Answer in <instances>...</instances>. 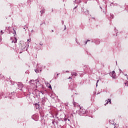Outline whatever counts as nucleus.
<instances>
[{
	"label": "nucleus",
	"mask_w": 128,
	"mask_h": 128,
	"mask_svg": "<svg viewBox=\"0 0 128 128\" xmlns=\"http://www.w3.org/2000/svg\"><path fill=\"white\" fill-rule=\"evenodd\" d=\"M20 46L21 50H24L26 48V43L24 41H20Z\"/></svg>",
	"instance_id": "f257e3e1"
},
{
	"label": "nucleus",
	"mask_w": 128,
	"mask_h": 128,
	"mask_svg": "<svg viewBox=\"0 0 128 128\" xmlns=\"http://www.w3.org/2000/svg\"><path fill=\"white\" fill-rule=\"evenodd\" d=\"M80 112L81 114H88V110H86L84 108H80Z\"/></svg>",
	"instance_id": "f03ea898"
},
{
	"label": "nucleus",
	"mask_w": 128,
	"mask_h": 128,
	"mask_svg": "<svg viewBox=\"0 0 128 128\" xmlns=\"http://www.w3.org/2000/svg\"><path fill=\"white\" fill-rule=\"evenodd\" d=\"M10 40L12 41V43L16 44L18 42V39L16 37H12L10 38Z\"/></svg>",
	"instance_id": "7ed1b4c3"
},
{
	"label": "nucleus",
	"mask_w": 128,
	"mask_h": 128,
	"mask_svg": "<svg viewBox=\"0 0 128 128\" xmlns=\"http://www.w3.org/2000/svg\"><path fill=\"white\" fill-rule=\"evenodd\" d=\"M110 76L113 78H116V72L114 71H112L110 73Z\"/></svg>",
	"instance_id": "20e7f679"
},
{
	"label": "nucleus",
	"mask_w": 128,
	"mask_h": 128,
	"mask_svg": "<svg viewBox=\"0 0 128 128\" xmlns=\"http://www.w3.org/2000/svg\"><path fill=\"white\" fill-rule=\"evenodd\" d=\"M71 74H72V76H78V73L72 72L71 73Z\"/></svg>",
	"instance_id": "39448f33"
},
{
	"label": "nucleus",
	"mask_w": 128,
	"mask_h": 128,
	"mask_svg": "<svg viewBox=\"0 0 128 128\" xmlns=\"http://www.w3.org/2000/svg\"><path fill=\"white\" fill-rule=\"evenodd\" d=\"M36 110H38V108H40V104H36Z\"/></svg>",
	"instance_id": "423d86ee"
},
{
	"label": "nucleus",
	"mask_w": 128,
	"mask_h": 128,
	"mask_svg": "<svg viewBox=\"0 0 128 128\" xmlns=\"http://www.w3.org/2000/svg\"><path fill=\"white\" fill-rule=\"evenodd\" d=\"M18 86H19V88H24V84H22V83H19V84H18Z\"/></svg>",
	"instance_id": "0eeeda50"
},
{
	"label": "nucleus",
	"mask_w": 128,
	"mask_h": 128,
	"mask_svg": "<svg viewBox=\"0 0 128 128\" xmlns=\"http://www.w3.org/2000/svg\"><path fill=\"white\" fill-rule=\"evenodd\" d=\"M108 102H110H110H111L110 99H108V102L104 104V106H106V104H108Z\"/></svg>",
	"instance_id": "6e6552de"
},
{
	"label": "nucleus",
	"mask_w": 128,
	"mask_h": 128,
	"mask_svg": "<svg viewBox=\"0 0 128 128\" xmlns=\"http://www.w3.org/2000/svg\"><path fill=\"white\" fill-rule=\"evenodd\" d=\"M85 13L86 14H89L88 10H86V11H85Z\"/></svg>",
	"instance_id": "1a4fd4ad"
},
{
	"label": "nucleus",
	"mask_w": 128,
	"mask_h": 128,
	"mask_svg": "<svg viewBox=\"0 0 128 128\" xmlns=\"http://www.w3.org/2000/svg\"><path fill=\"white\" fill-rule=\"evenodd\" d=\"M125 86H128V82H126L124 83Z\"/></svg>",
	"instance_id": "9d476101"
},
{
	"label": "nucleus",
	"mask_w": 128,
	"mask_h": 128,
	"mask_svg": "<svg viewBox=\"0 0 128 128\" xmlns=\"http://www.w3.org/2000/svg\"><path fill=\"white\" fill-rule=\"evenodd\" d=\"M48 88H50V90H52V85H50L48 86Z\"/></svg>",
	"instance_id": "9b49d317"
},
{
	"label": "nucleus",
	"mask_w": 128,
	"mask_h": 128,
	"mask_svg": "<svg viewBox=\"0 0 128 128\" xmlns=\"http://www.w3.org/2000/svg\"><path fill=\"white\" fill-rule=\"evenodd\" d=\"M88 42H90V40H87L86 42H85V44H88Z\"/></svg>",
	"instance_id": "f8f14e48"
},
{
	"label": "nucleus",
	"mask_w": 128,
	"mask_h": 128,
	"mask_svg": "<svg viewBox=\"0 0 128 128\" xmlns=\"http://www.w3.org/2000/svg\"><path fill=\"white\" fill-rule=\"evenodd\" d=\"M64 120L66 122V121L67 120V119H66V118H64Z\"/></svg>",
	"instance_id": "ddd939ff"
},
{
	"label": "nucleus",
	"mask_w": 128,
	"mask_h": 128,
	"mask_svg": "<svg viewBox=\"0 0 128 128\" xmlns=\"http://www.w3.org/2000/svg\"><path fill=\"white\" fill-rule=\"evenodd\" d=\"M28 42H30V40H28Z\"/></svg>",
	"instance_id": "4468645a"
},
{
	"label": "nucleus",
	"mask_w": 128,
	"mask_h": 128,
	"mask_svg": "<svg viewBox=\"0 0 128 128\" xmlns=\"http://www.w3.org/2000/svg\"><path fill=\"white\" fill-rule=\"evenodd\" d=\"M1 32L2 33V34H4V32H2V30H1Z\"/></svg>",
	"instance_id": "2eb2a0df"
},
{
	"label": "nucleus",
	"mask_w": 128,
	"mask_h": 128,
	"mask_svg": "<svg viewBox=\"0 0 128 128\" xmlns=\"http://www.w3.org/2000/svg\"><path fill=\"white\" fill-rule=\"evenodd\" d=\"M125 76H126L128 75L126 74H124Z\"/></svg>",
	"instance_id": "dca6fc26"
},
{
	"label": "nucleus",
	"mask_w": 128,
	"mask_h": 128,
	"mask_svg": "<svg viewBox=\"0 0 128 128\" xmlns=\"http://www.w3.org/2000/svg\"><path fill=\"white\" fill-rule=\"evenodd\" d=\"M68 78V79L72 78H71V77H69Z\"/></svg>",
	"instance_id": "f3484780"
},
{
	"label": "nucleus",
	"mask_w": 128,
	"mask_h": 128,
	"mask_svg": "<svg viewBox=\"0 0 128 128\" xmlns=\"http://www.w3.org/2000/svg\"><path fill=\"white\" fill-rule=\"evenodd\" d=\"M0 40H2V38H0Z\"/></svg>",
	"instance_id": "a211bd4d"
},
{
	"label": "nucleus",
	"mask_w": 128,
	"mask_h": 128,
	"mask_svg": "<svg viewBox=\"0 0 128 128\" xmlns=\"http://www.w3.org/2000/svg\"><path fill=\"white\" fill-rule=\"evenodd\" d=\"M40 46H42V44H40Z\"/></svg>",
	"instance_id": "6ab92c4d"
},
{
	"label": "nucleus",
	"mask_w": 128,
	"mask_h": 128,
	"mask_svg": "<svg viewBox=\"0 0 128 128\" xmlns=\"http://www.w3.org/2000/svg\"><path fill=\"white\" fill-rule=\"evenodd\" d=\"M52 32H54V30H52Z\"/></svg>",
	"instance_id": "aec40b11"
},
{
	"label": "nucleus",
	"mask_w": 128,
	"mask_h": 128,
	"mask_svg": "<svg viewBox=\"0 0 128 128\" xmlns=\"http://www.w3.org/2000/svg\"><path fill=\"white\" fill-rule=\"evenodd\" d=\"M98 82H99V80H98V81H97V83H98Z\"/></svg>",
	"instance_id": "412c9836"
},
{
	"label": "nucleus",
	"mask_w": 128,
	"mask_h": 128,
	"mask_svg": "<svg viewBox=\"0 0 128 128\" xmlns=\"http://www.w3.org/2000/svg\"><path fill=\"white\" fill-rule=\"evenodd\" d=\"M57 76H58V74H57Z\"/></svg>",
	"instance_id": "4be33fe9"
},
{
	"label": "nucleus",
	"mask_w": 128,
	"mask_h": 128,
	"mask_svg": "<svg viewBox=\"0 0 128 128\" xmlns=\"http://www.w3.org/2000/svg\"><path fill=\"white\" fill-rule=\"evenodd\" d=\"M14 32L16 33V30H14Z\"/></svg>",
	"instance_id": "5701e85b"
},
{
	"label": "nucleus",
	"mask_w": 128,
	"mask_h": 128,
	"mask_svg": "<svg viewBox=\"0 0 128 128\" xmlns=\"http://www.w3.org/2000/svg\"><path fill=\"white\" fill-rule=\"evenodd\" d=\"M15 46H16V44H15Z\"/></svg>",
	"instance_id": "b1692460"
},
{
	"label": "nucleus",
	"mask_w": 128,
	"mask_h": 128,
	"mask_svg": "<svg viewBox=\"0 0 128 128\" xmlns=\"http://www.w3.org/2000/svg\"><path fill=\"white\" fill-rule=\"evenodd\" d=\"M68 120L70 121V119H68Z\"/></svg>",
	"instance_id": "393cba45"
}]
</instances>
